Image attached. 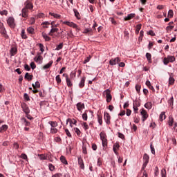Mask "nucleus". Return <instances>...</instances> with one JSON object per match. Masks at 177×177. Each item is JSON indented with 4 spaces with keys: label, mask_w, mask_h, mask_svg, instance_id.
<instances>
[{
    "label": "nucleus",
    "mask_w": 177,
    "mask_h": 177,
    "mask_svg": "<svg viewBox=\"0 0 177 177\" xmlns=\"http://www.w3.org/2000/svg\"><path fill=\"white\" fill-rule=\"evenodd\" d=\"M55 24V21H51V29L48 32V35H50L51 37L53 35V34H55V32H57L59 31V28H56L59 26V24Z\"/></svg>",
    "instance_id": "1"
},
{
    "label": "nucleus",
    "mask_w": 177,
    "mask_h": 177,
    "mask_svg": "<svg viewBox=\"0 0 177 177\" xmlns=\"http://www.w3.org/2000/svg\"><path fill=\"white\" fill-rule=\"evenodd\" d=\"M104 93L106 95V100L107 103H110L113 99V96L111 95V91L110 89H106L104 91Z\"/></svg>",
    "instance_id": "2"
},
{
    "label": "nucleus",
    "mask_w": 177,
    "mask_h": 177,
    "mask_svg": "<svg viewBox=\"0 0 177 177\" xmlns=\"http://www.w3.org/2000/svg\"><path fill=\"white\" fill-rule=\"evenodd\" d=\"M120 62H121V58L119 57H116L109 60V64L110 66H115L116 64H118Z\"/></svg>",
    "instance_id": "3"
},
{
    "label": "nucleus",
    "mask_w": 177,
    "mask_h": 177,
    "mask_svg": "<svg viewBox=\"0 0 177 177\" xmlns=\"http://www.w3.org/2000/svg\"><path fill=\"white\" fill-rule=\"evenodd\" d=\"M7 24H8L10 28H15L16 27V24H15V18H13V17H10L7 19Z\"/></svg>",
    "instance_id": "4"
},
{
    "label": "nucleus",
    "mask_w": 177,
    "mask_h": 177,
    "mask_svg": "<svg viewBox=\"0 0 177 177\" xmlns=\"http://www.w3.org/2000/svg\"><path fill=\"white\" fill-rule=\"evenodd\" d=\"M41 55V53H38L37 55L34 58V61L36 62V63H38V64H42L44 60V57H42Z\"/></svg>",
    "instance_id": "5"
},
{
    "label": "nucleus",
    "mask_w": 177,
    "mask_h": 177,
    "mask_svg": "<svg viewBox=\"0 0 177 177\" xmlns=\"http://www.w3.org/2000/svg\"><path fill=\"white\" fill-rule=\"evenodd\" d=\"M21 107L22 109V111H24L25 114H30V108H28V105H27L25 102H22L21 104Z\"/></svg>",
    "instance_id": "6"
},
{
    "label": "nucleus",
    "mask_w": 177,
    "mask_h": 177,
    "mask_svg": "<svg viewBox=\"0 0 177 177\" xmlns=\"http://www.w3.org/2000/svg\"><path fill=\"white\" fill-rule=\"evenodd\" d=\"M104 120L107 125H110V124H111V122L110 121V120H111V116H110V113L104 112Z\"/></svg>",
    "instance_id": "7"
},
{
    "label": "nucleus",
    "mask_w": 177,
    "mask_h": 177,
    "mask_svg": "<svg viewBox=\"0 0 177 177\" xmlns=\"http://www.w3.org/2000/svg\"><path fill=\"white\" fill-rule=\"evenodd\" d=\"M120 142H116L115 143L113 144V153H115V156H118V150H120Z\"/></svg>",
    "instance_id": "8"
},
{
    "label": "nucleus",
    "mask_w": 177,
    "mask_h": 177,
    "mask_svg": "<svg viewBox=\"0 0 177 177\" xmlns=\"http://www.w3.org/2000/svg\"><path fill=\"white\" fill-rule=\"evenodd\" d=\"M62 23H63V24H66V26H68V27H72V28H76L77 30H78V25L76 24H74V22L64 21Z\"/></svg>",
    "instance_id": "9"
},
{
    "label": "nucleus",
    "mask_w": 177,
    "mask_h": 177,
    "mask_svg": "<svg viewBox=\"0 0 177 177\" xmlns=\"http://www.w3.org/2000/svg\"><path fill=\"white\" fill-rule=\"evenodd\" d=\"M77 162L78 165H80V169H85V164H84V160H82L81 156L77 157Z\"/></svg>",
    "instance_id": "10"
},
{
    "label": "nucleus",
    "mask_w": 177,
    "mask_h": 177,
    "mask_svg": "<svg viewBox=\"0 0 177 177\" xmlns=\"http://www.w3.org/2000/svg\"><path fill=\"white\" fill-rule=\"evenodd\" d=\"M24 5L26 6L25 9H29L30 10H32L34 8V6L32 5V3H31V0H27Z\"/></svg>",
    "instance_id": "11"
},
{
    "label": "nucleus",
    "mask_w": 177,
    "mask_h": 177,
    "mask_svg": "<svg viewBox=\"0 0 177 177\" xmlns=\"http://www.w3.org/2000/svg\"><path fill=\"white\" fill-rule=\"evenodd\" d=\"M140 114L142 117V122H145V121L149 118V114H147V111H146L145 109L141 111Z\"/></svg>",
    "instance_id": "12"
},
{
    "label": "nucleus",
    "mask_w": 177,
    "mask_h": 177,
    "mask_svg": "<svg viewBox=\"0 0 177 177\" xmlns=\"http://www.w3.org/2000/svg\"><path fill=\"white\" fill-rule=\"evenodd\" d=\"M149 160L150 156H149L147 153H145L143 156L144 167H147Z\"/></svg>",
    "instance_id": "13"
},
{
    "label": "nucleus",
    "mask_w": 177,
    "mask_h": 177,
    "mask_svg": "<svg viewBox=\"0 0 177 177\" xmlns=\"http://www.w3.org/2000/svg\"><path fill=\"white\" fill-rule=\"evenodd\" d=\"M169 75V85H174L175 84V78H174V73H168Z\"/></svg>",
    "instance_id": "14"
},
{
    "label": "nucleus",
    "mask_w": 177,
    "mask_h": 177,
    "mask_svg": "<svg viewBox=\"0 0 177 177\" xmlns=\"http://www.w3.org/2000/svg\"><path fill=\"white\" fill-rule=\"evenodd\" d=\"M76 107H77L78 111H80V113H82L83 109H85V104H84L82 102H78L76 104Z\"/></svg>",
    "instance_id": "15"
},
{
    "label": "nucleus",
    "mask_w": 177,
    "mask_h": 177,
    "mask_svg": "<svg viewBox=\"0 0 177 177\" xmlns=\"http://www.w3.org/2000/svg\"><path fill=\"white\" fill-rule=\"evenodd\" d=\"M86 80V77L85 76L82 77L80 83H79V88L82 89L84 86H85V81Z\"/></svg>",
    "instance_id": "16"
},
{
    "label": "nucleus",
    "mask_w": 177,
    "mask_h": 177,
    "mask_svg": "<svg viewBox=\"0 0 177 177\" xmlns=\"http://www.w3.org/2000/svg\"><path fill=\"white\" fill-rule=\"evenodd\" d=\"M135 16H136L135 13L129 14L127 17L124 18V20L125 21H129V20H132V19H133Z\"/></svg>",
    "instance_id": "17"
},
{
    "label": "nucleus",
    "mask_w": 177,
    "mask_h": 177,
    "mask_svg": "<svg viewBox=\"0 0 177 177\" xmlns=\"http://www.w3.org/2000/svg\"><path fill=\"white\" fill-rule=\"evenodd\" d=\"M8 32L6 31V29L5 28V26H3V23H0V34L1 35H3L4 34H6Z\"/></svg>",
    "instance_id": "18"
},
{
    "label": "nucleus",
    "mask_w": 177,
    "mask_h": 177,
    "mask_svg": "<svg viewBox=\"0 0 177 177\" xmlns=\"http://www.w3.org/2000/svg\"><path fill=\"white\" fill-rule=\"evenodd\" d=\"M69 122H70V126L72 128H73V125H77V120H75V119H73V120H71L70 118L67 119L66 120V124H68Z\"/></svg>",
    "instance_id": "19"
},
{
    "label": "nucleus",
    "mask_w": 177,
    "mask_h": 177,
    "mask_svg": "<svg viewBox=\"0 0 177 177\" xmlns=\"http://www.w3.org/2000/svg\"><path fill=\"white\" fill-rule=\"evenodd\" d=\"M83 34H88V35H93V30L91 28L84 29Z\"/></svg>",
    "instance_id": "20"
},
{
    "label": "nucleus",
    "mask_w": 177,
    "mask_h": 177,
    "mask_svg": "<svg viewBox=\"0 0 177 177\" xmlns=\"http://www.w3.org/2000/svg\"><path fill=\"white\" fill-rule=\"evenodd\" d=\"M10 56H15L17 54V48L12 47L10 50Z\"/></svg>",
    "instance_id": "21"
},
{
    "label": "nucleus",
    "mask_w": 177,
    "mask_h": 177,
    "mask_svg": "<svg viewBox=\"0 0 177 177\" xmlns=\"http://www.w3.org/2000/svg\"><path fill=\"white\" fill-rule=\"evenodd\" d=\"M41 35L44 38V39L45 40L46 42H49V41H50V39H52V38H50V37H49L46 32H43L41 33Z\"/></svg>",
    "instance_id": "22"
},
{
    "label": "nucleus",
    "mask_w": 177,
    "mask_h": 177,
    "mask_svg": "<svg viewBox=\"0 0 177 177\" xmlns=\"http://www.w3.org/2000/svg\"><path fill=\"white\" fill-rule=\"evenodd\" d=\"M73 12L76 19L77 20H81V15L80 14V12H78V10L73 8Z\"/></svg>",
    "instance_id": "23"
},
{
    "label": "nucleus",
    "mask_w": 177,
    "mask_h": 177,
    "mask_svg": "<svg viewBox=\"0 0 177 177\" xmlns=\"http://www.w3.org/2000/svg\"><path fill=\"white\" fill-rule=\"evenodd\" d=\"M41 26H43V28H49V26H52V22L45 21L41 23Z\"/></svg>",
    "instance_id": "24"
},
{
    "label": "nucleus",
    "mask_w": 177,
    "mask_h": 177,
    "mask_svg": "<svg viewBox=\"0 0 177 177\" xmlns=\"http://www.w3.org/2000/svg\"><path fill=\"white\" fill-rule=\"evenodd\" d=\"M97 117L98 124L100 125H103V116H102V113H97Z\"/></svg>",
    "instance_id": "25"
},
{
    "label": "nucleus",
    "mask_w": 177,
    "mask_h": 177,
    "mask_svg": "<svg viewBox=\"0 0 177 177\" xmlns=\"http://www.w3.org/2000/svg\"><path fill=\"white\" fill-rule=\"evenodd\" d=\"M28 10H27V8H23L21 10V16L22 17H28Z\"/></svg>",
    "instance_id": "26"
},
{
    "label": "nucleus",
    "mask_w": 177,
    "mask_h": 177,
    "mask_svg": "<svg viewBox=\"0 0 177 177\" xmlns=\"http://www.w3.org/2000/svg\"><path fill=\"white\" fill-rule=\"evenodd\" d=\"M59 160L62 164H64V165H68V162H67V159H66L64 156H61Z\"/></svg>",
    "instance_id": "27"
},
{
    "label": "nucleus",
    "mask_w": 177,
    "mask_h": 177,
    "mask_svg": "<svg viewBox=\"0 0 177 177\" xmlns=\"http://www.w3.org/2000/svg\"><path fill=\"white\" fill-rule=\"evenodd\" d=\"M33 77L34 75H30L28 73H26L24 76L25 80H27V81H32Z\"/></svg>",
    "instance_id": "28"
},
{
    "label": "nucleus",
    "mask_w": 177,
    "mask_h": 177,
    "mask_svg": "<svg viewBox=\"0 0 177 177\" xmlns=\"http://www.w3.org/2000/svg\"><path fill=\"white\" fill-rule=\"evenodd\" d=\"M52 64H53V60L50 61L48 64L44 65L42 68L43 70H48V68H50Z\"/></svg>",
    "instance_id": "29"
},
{
    "label": "nucleus",
    "mask_w": 177,
    "mask_h": 177,
    "mask_svg": "<svg viewBox=\"0 0 177 177\" xmlns=\"http://www.w3.org/2000/svg\"><path fill=\"white\" fill-rule=\"evenodd\" d=\"M66 84L68 88H71L73 86V83L71 82V80L68 77V75H66Z\"/></svg>",
    "instance_id": "30"
},
{
    "label": "nucleus",
    "mask_w": 177,
    "mask_h": 177,
    "mask_svg": "<svg viewBox=\"0 0 177 177\" xmlns=\"http://www.w3.org/2000/svg\"><path fill=\"white\" fill-rule=\"evenodd\" d=\"M9 128V126H8L7 124H3L0 127V133H2V132H6V131H8Z\"/></svg>",
    "instance_id": "31"
},
{
    "label": "nucleus",
    "mask_w": 177,
    "mask_h": 177,
    "mask_svg": "<svg viewBox=\"0 0 177 177\" xmlns=\"http://www.w3.org/2000/svg\"><path fill=\"white\" fill-rule=\"evenodd\" d=\"M100 138L102 141L107 140V136L106 135V133L104 132H101L100 133Z\"/></svg>",
    "instance_id": "32"
},
{
    "label": "nucleus",
    "mask_w": 177,
    "mask_h": 177,
    "mask_svg": "<svg viewBox=\"0 0 177 177\" xmlns=\"http://www.w3.org/2000/svg\"><path fill=\"white\" fill-rule=\"evenodd\" d=\"M160 121L162 122L165 118H167V116L165 115V112L162 111L159 115Z\"/></svg>",
    "instance_id": "33"
},
{
    "label": "nucleus",
    "mask_w": 177,
    "mask_h": 177,
    "mask_svg": "<svg viewBox=\"0 0 177 177\" xmlns=\"http://www.w3.org/2000/svg\"><path fill=\"white\" fill-rule=\"evenodd\" d=\"M169 106L174 109V96H171L169 100L167 101Z\"/></svg>",
    "instance_id": "34"
},
{
    "label": "nucleus",
    "mask_w": 177,
    "mask_h": 177,
    "mask_svg": "<svg viewBox=\"0 0 177 177\" xmlns=\"http://www.w3.org/2000/svg\"><path fill=\"white\" fill-rule=\"evenodd\" d=\"M142 28V24H139L136 26V34L138 35L139 34V32L140 31V29Z\"/></svg>",
    "instance_id": "35"
},
{
    "label": "nucleus",
    "mask_w": 177,
    "mask_h": 177,
    "mask_svg": "<svg viewBox=\"0 0 177 177\" xmlns=\"http://www.w3.org/2000/svg\"><path fill=\"white\" fill-rule=\"evenodd\" d=\"M169 127H172L174 125V117L169 116L168 120Z\"/></svg>",
    "instance_id": "36"
},
{
    "label": "nucleus",
    "mask_w": 177,
    "mask_h": 177,
    "mask_svg": "<svg viewBox=\"0 0 177 177\" xmlns=\"http://www.w3.org/2000/svg\"><path fill=\"white\" fill-rule=\"evenodd\" d=\"M50 16H53L55 19H60L62 15L56 14L55 12H49Z\"/></svg>",
    "instance_id": "37"
},
{
    "label": "nucleus",
    "mask_w": 177,
    "mask_h": 177,
    "mask_svg": "<svg viewBox=\"0 0 177 177\" xmlns=\"http://www.w3.org/2000/svg\"><path fill=\"white\" fill-rule=\"evenodd\" d=\"M21 120L25 122L26 127H30L31 125V123L26 119V118H21Z\"/></svg>",
    "instance_id": "38"
},
{
    "label": "nucleus",
    "mask_w": 177,
    "mask_h": 177,
    "mask_svg": "<svg viewBox=\"0 0 177 177\" xmlns=\"http://www.w3.org/2000/svg\"><path fill=\"white\" fill-rule=\"evenodd\" d=\"M21 37L22 39H27V35H26V30L24 29H22L21 32Z\"/></svg>",
    "instance_id": "39"
},
{
    "label": "nucleus",
    "mask_w": 177,
    "mask_h": 177,
    "mask_svg": "<svg viewBox=\"0 0 177 177\" xmlns=\"http://www.w3.org/2000/svg\"><path fill=\"white\" fill-rule=\"evenodd\" d=\"M145 56H146L147 59L148 60V62L152 63L151 54H150V53H147Z\"/></svg>",
    "instance_id": "40"
},
{
    "label": "nucleus",
    "mask_w": 177,
    "mask_h": 177,
    "mask_svg": "<svg viewBox=\"0 0 177 177\" xmlns=\"http://www.w3.org/2000/svg\"><path fill=\"white\" fill-rule=\"evenodd\" d=\"M55 80H56L57 85H60V84H62V78H60V75H57L55 77Z\"/></svg>",
    "instance_id": "41"
},
{
    "label": "nucleus",
    "mask_w": 177,
    "mask_h": 177,
    "mask_svg": "<svg viewBox=\"0 0 177 177\" xmlns=\"http://www.w3.org/2000/svg\"><path fill=\"white\" fill-rule=\"evenodd\" d=\"M167 59H168L169 63H174V62H175V60H176L175 57H174L172 55H168Z\"/></svg>",
    "instance_id": "42"
},
{
    "label": "nucleus",
    "mask_w": 177,
    "mask_h": 177,
    "mask_svg": "<svg viewBox=\"0 0 177 177\" xmlns=\"http://www.w3.org/2000/svg\"><path fill=\"white\" fill-rule=\"evenodd\" d=\"M82 126L83 127L84 131H88L89 129V125L86 122H83L82 123Z\"/></svg>",
    "instance_id": "43"
},
{
    "label": "nucleus",
    "mask_w": 177,
    "mask_h": 177,
    "mask_svg": "<svg viewBox=\"0 0 177 177\" xmlns=\"http://www.w3.org/2000/svg\"><path fill=\"white\" fill-rule=\"evenodd\" d=\"M48 124H49V125H50V127H57V122H56V121H49L48 122Z\"/></svg>",
    "instance_id": "44"
},
{
    "label": "nucleus",
    "mask_w": 177,
    "mask_h": 177,
    "mask_svg": "<svg viewBox=\"0 0 177 177\" xmlns=\"http://www.w3.org/2000/svg\"><path fill=\"white\" fill-rule=\"evenodd\" d=\"M91 58H92V57L91 55H89L88 57H86L85 59L83 62V64H86V63H89V62L91 61Z\"/></svg>",
    "instance_id": "45"
},
{
    "label": "nucleus",
    "mask_w": 177,
    "mask_h": 177,
    "mask_svg": "<svg viewBox=\"0 0 177 177\" xmlns=\"http://www.w3.org/2000/svg\"><path fill=\"white\" fill-rule=\"evenodd\" d=\"M35 29L32 27H29L27 28V32L28 34H34Z\"/></svg>",
    "instance_id": "46"
},
{
    "label": "nucleus",
    "mask_w": 177,
    "mask_h": 177,
    "mask_svg": "<svg viewBox=\"0 0 177 177\" xmlns=\"http://www.w3.org/2000/svg\"><path fill=\"white\" fill-rule=\"evenodd\" d=\"M74 131H75V133L77 135V136H81V130H80V129H78V127H75Z\"/></svg>",
    "instance_id": "47"
},
{
    "label": "nucleus",
    "mask_w": 177,
    "mask_h": 177,
    "mask_svg": "<svg viewBox=\"0 0 177 177\" xmlns=\"http://www.w3.org/2000/svg\"><path fill=\"white\" fill-rule=\"evenodd\" d=\"M39 47L40 51L41 52L40 53H41V55H42V53H44V52H45V49L44 48H45V46H44V44L40 43V44H39Z\"/></svg>",
    "instance_id": "48"
},
{
    "label": "nucleus",
    "mask_w": 177,
    "mask_h": 177,
    "mask_svg": "<svg viewBox=\"0 0 177 177\" xmlns=\"http://www.w3.org/2000/svg\"><path fill=\"white\" fill-rule=\"evenodd\" d=\"M39 160H48V156L44 154H39L38 155Z\"/></svg>",
    "instance_id": "49"
},
{
    "label": "nucleus",
    "mask_w": 177,
    "mask_h": 177,
    "mask_svg": "<svg viewBox=\"0 0 177 177\" xmlns=\"http://www.w3.org/2000/svg\"><path fill=\"white\" fill-rule=\"evenodd\" d=\"M32 87L34 88H41V84H39V82H38V81H37L35 82V84H32Z\"/></svg>",
    "instance_id": "50"
},
{
    "label": "nucleus",
    "mask_w": 177,
    "mask_h": 177,
    "mask_svg": "<svg viewBox=\"0 0 177 177\" xmlns=\"http://www.w3.org/2000/svg\"><path fill=\"white\" fill-rule=\"evenodd\" d=\"M144 32L143 30H140V36H139V38H138V41H142L143 40V35H144Z\"/></svg>",
    "instance_id": "51"
},
{
    "label": "nucleus",
    "mask_w": 177,
    "mask_h": 177,
    "mask_svg": "<svg viewBox=\"0 0 177 177\" xmlns=\"http://www.w3.org/2000/svg\"><path fill=\"white\" fill-rule=\"evenodd\" d=\"M60 49H63V43H60L59 45L56 46L55 50H60Z\"/></svg>",
    "instance_id": "52"
},
{
    "label": "nucleus",
    "mask_w": 177,
    "mask_h": 177,
    "mask_svg": "<svg viewBox=\"0 0 177 177\" xmlns=\"http://www.w3.org/2000/svg\"><path fill=\"white\" fill-rule=\"evenodd\" d=\"M48 169L51 171H55V165H53L52 163L48 164Z\"/></svg>",
    "instance_id": "53"
},
{
    "label": "nucleus",
    "mask_w": 177,
    "mask_h": 177,
    "mask_svg": "<svg viewBox=\"0 0 177 177\" xmlns=\"http://www.w3.org/2000/svg\"><path fill=\"white\" fill-rule=\"evenodd\" d=\"M161 177H167V170L165 169L161 170Z\"/></svg>",
    "instance_id": "54"
},
{
    "label": "nucleus",
    "mask_w": 177,
    "mask_h": 177,
    "mask_svg": "<svg viewBox=\"0 0 177 177\" xmlns=\"http://www.w3.org/2000/svg\"><path fill=\"white\" fill-rule=\"evenodd\" d=\"M168 17H169L170 19H172V17H174V10H169Z\"/></svg>",
    "instance_id": "55"
},
{
    "label": "nucleus",
    "mask_w": 177,
    "mask_h": 177,
    "mask_svg": "<svg viewBox=\"0 0 177 177\" xmlns=\"http://www.w3.org/2000/svg\"><path fill=\"white\" fill-rule=\"evenodd\" d=\"M82 120H84V121H88V114L86 113H84L83 114H82Z\"/></svg>",
    "instance_id": "56"
},
{
    "label": "nucleus",
    "mask_w": 177,
    "mask_h": 177,
    "mask_svg": "<svg viewBox=\"0 0 177 177\" xmlns=\"http://www.w3.org/2000/svg\"><path fill=\"white\" fill-rule=\"evenodd\" d=\"M24 98L25 100H26V102H30V96H28V94H27L26 93H24Z\"/></svg>",
    "instance_id": "57"
},
{
    "label": "nucleus",
    "mask_w": 177,
    "mask_h": 177,
    "mask_svg": "<svg viewBox=\"0 0 177 177\" xmlns=\"http://www.w3.org/2000/svg\"><path fill=\"white\" fill-rule=\"evenodd\" d=\"M65 133L67 135L68 138H73V136H71V133H70V131H68V129H65Z\"/></svg>",
    "instance_id": "58"
},
{
    "label": "nucleus",
    "mask_w": 177,
    "mask_h": 177,
    "mask_svg": "<svg viewBox=\"0 0 177 177\" xmlns=\"http://www.w3.org/2000/svg\"><path fill=\"white\" fill-rule=\"evenodd\" d=\"M118 138H120L122 140H125V136L123 133L118 132Z\"/></svg>",
    "instance_id": "59"
},
{
    "label": "nucleus",
    "mask_w": 177,
    "mask_h": 177,
    "mask_svg": "<svg viewBox=\"0 0 177 177\" xmlns=\"http://www.w3.org/2000/svg\"><path fill=\"white\" fill-rule=\"evenodd\" d=\"M145 109H149L150 110V109H151V102H147L145 104Z\"/></svg>",
    "instance_id": "60"
},
{
    "label": "nucleus",
    "mask_w": 177,
    "mask_h": 177,
    "mask_svg": "<svg viewBox=\"0 0 177 177\" xmlns=\"http://www.w3.org/2000/svg\"><path fill=\"white\" fill-rule=\"evenodd\" d=\"M0 15H1V16H8V10H2V11H0Z\"/></svg>",
    "instance_id": "61"
},
{
    "label": "nucleus",
    "mask_w": 177,
    "mask_h": 177,
    "mask_svg": "<svg viewBox=\"0 0 177 177\" xmlns=\"http://www.w3.org/2000/svg\"><path fill=\"white\" fill-rule=\"evenodd\" d=\"M163 63L165 64V66H167V64L169 63V59H168V57H165L163 59Z\"/></svg>",
    "instance_id": "62"
},
{
    "label": "nucleus",
    "mask_w": 177,
    "mask_h": 177,
    "mask_svg": "<svg viewBox=\"0 0 177 177\" xmlns=\"http://www.w3.org/2000/svg\"><path fill=\"white\" fill-rule=\"evenodd\" d=\"M102 147H107V140H104L102 141Z\"/></svg>",
    "instance_id": "63"
},
{
    "label": "nucleus",
    "mask_w": 177,
    "mask_h": 177,
    "mask_svg": "<svg viewBox=\"0 0 177 177\" xmlns=\"http://www.w3.org/2000/svg\"><path fill=\"white\" fill-rule=\"evenodd\" d=\"M62 176H63V174H62L61 173H57L52 176V177H62Z\"/></svg>",
    "instance_id": "64"
}]
</instances>
